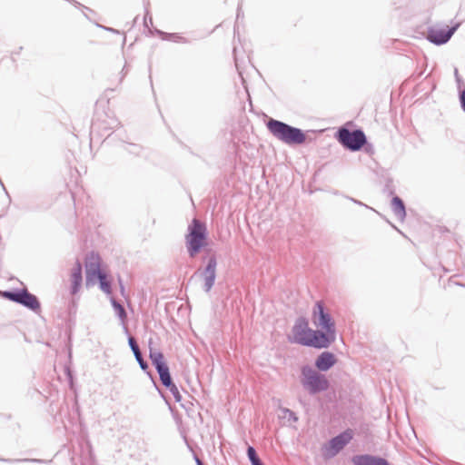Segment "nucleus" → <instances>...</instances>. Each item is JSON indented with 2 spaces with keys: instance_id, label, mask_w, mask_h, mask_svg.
<instances>
[{
  "instance_id": "nucleus-27",
  "label": "nucleus",
  "mask_w": 465,
  "mask_h": 465,
  "mask_svg": "<svg viewBox=\"0 0 465 465\" xmlns=\"http://www.w3.org/2000/svg\"><path fill=\"white\" fill-rule=\"evenodd\" d=\"M146 375L150 378V380L152 381V382L153 383V386L155 387V389L158 391V392L160 393V395L165 400V397L163 395V393L161 391V390L159 389L158 385L156 384V381H155V377L153 373V371L150 370V367L148 366V370L147 371H143Z\"/></svg>"
},
{
  "instance_id": "nucleus-45",
  "label": "nucleus",
  "mask_w": 465,
  "mask_h": 465,
  "mask_svg": "<svg viewBox=\"0 0 465 465\" xmlns=\"http://www.w3.org/2000/svg\"><path fill=\"white\" fill-rule=\"evenodd\" d=\"M239 16H240V11L238 10L237 18H239Z\"/></svg>"
},
{
  "instance_id": "nucleus-40",
  "label": "nucleus",
  "mask_w": 465,
  "mask_h": 465,
  "mask_svg": "<svg viewBox=\"0 0 465 465\" xmlns=\"http://www.w3.org/2000/svg\"><path fill=\"white\" fill-rule=\"evenodd\" d=\"M252 465H264V464H263V462L261 460H259V462H256V463H254Z\"/></svg>"
},
{
  "instance_id": "nucleus-13",
  "label": "nucleus",
  "mask_w": 465,
  "mask_h": 465,
  "mask_svg": "<svg viewBox=\"0 0 465 465\" xmlns=\"http://www.w3.org/2000/svg\"><path fill=\"white\" fill-rule=\"evenodd\" d=\"M351 462L353 465H391L387 459L368 453L352 456Z\"/></svg>"
},
{
  "instance_id": "nucleus-17",
  "label": "nucleus",
  "mask_w": 465,
  "mask_h": 465,
  "mask_svg": "<svg viewBox=\"0 0 465 465\" xmlns=\"http://www.w3.org/2000/svg\"><path fill=\"white\" fill-rule=\"evenodd\" d=\"M105 273L101 270L100 263L98 262H90L85 264V282L88 286L91 282L94 283V280H99L101 276Z\"/></svg>"
},
{
  "instance_id": "nucleus-29",
  "label": "nucleus",
  "mask_w": 465,
  "mask_h": 465,
  "mask_svg": "<svg viewBox=\"0 0 465 465\" xmlns=\"http://www.w3.org/2000/svg\"><path fill=\"white\" fill-rule=\"evenodd\" d=\"M362 150H363L366 153H368V154H370V155H372V154L374 153V147H373L372 143H369L368 141H367V143H365V145H364V147L362 148Z\"/></svg>"
},
{
  "instance_id": "nucleus-28",
  "label": "nucleus",
  "mask_w": 465,
  "mask_h": 465,
  "mask_svg": "<svg viewBox=\"0 0 465 465\" xmlns=\"http://www.w3.org/2000/svg\"><path fill=\"white\" fill-rule=\"evenodd\" d=\"M346 199L350 200L351 202H352L353 203L357 204V205H360V206H362V207H365L367 209H370L371 211H375L372 207H370L369 205L365 204L364 203L355 199V198H352V197H350V196H344Z\"/></svg>"
},
{
  "instance_id": "nucleus-2",
  "label": "nucleus",
  "mask_w": 465,
  "mask_h": 465,
  "mask_svg": "<svg viewBox=\"0 0 465 465\" xmlns=\"http://www.w3.org/2000/svg\"><path fill=\"white\" fill-rule=\"evenodd\" d=\"M312 322L318 329L315 335L323 349L329 348L337 336L336 322L323 301H317L312 311Z\"/></svg>"
},
{
  "instance_id": "nucleus-25",
  "label": "nucleus",
  "mask_w": 465,
  "mask_h": 465,
  "mask_svg": "<svg viewBox=\"0 0 465 465\" xmlns=\"http://www.w3.org/2000/svg\"><path fill=\"white\" fill-rule=\"evenodd\" d=\"M127 144L124 146V150L130 154H134L138 156L141 153L142 147L137 143H126Z\"/></svg>"
},
{
  "instance_id": "nucleus-47",
  "label": "nucleus",
  "mask_w": 465,
  "mask_h": 465,
  "mask_svg": "<svg viewBox=\"0 0 465 465\" xmlns=\"http://www.w3.org/2000/svg\"><path fill=\"white\" fill-rule=\"evenodd\" d=\"M387 223H390V225H393L392 223H390V221H387Z\"/></svg>"
},
{
  "instance_id": "nucleus-3",
  "label": "nucleus",
  "mask_w": 465,
  "mask_h": 465,
  "mask_svg": "<svg viewBox=\"0 0 465 465\" xmlns=\"http://www.w3.org/2000/svg\"><path fill=\"white\" fill-rule=\"evenodd\" d=\"M266 127L272 136L285 144L300 145L306 141V134L302 129L282 121L270 118L266 122Z\"/></svg>"
},
{
  "instance_id": "nucleus-42",
  "label": "nucleus",
  "mask_w": 465,
  "mask_h": 465,
  "mask_svg": "<svg viewBox=\"0 0 465 465\" xmlns=\"http://www.w3.org/2000/svg\"><path fill=\"white\" fill-rule=\"evenodd\" d=\"M124 69H125V66L124 68H122V73L125 74L126 73H128V70H124Z\"/></svg>"
},
{
  "instance_id": "nucleus-16",
  "label": "nucleus",
  "mask_w": 465,
  "mask_h": 465,
  "mask_svg": "<svg viewBox=\"0 0 465 465\" xmlns=\"http://www.w3.org/2000/svg\"><path fill=\"white\" fill-rule=\"evenodd\" d=\"M127 133L124 129H123L120 124L114 132H111L106 134V136L103 139L102 144L114 145L116 144L117 142L122 143H127L128 140Z\"/></svg>"
},
{
  "instance_id": "nucleus-1",
  "label": "nucleus",
  "mask_w": 465,
  "mask_h": 465,
  "mask_svg": "<svg viewBox=\"0 0 465 465\" xmlns=\"http://www.w3.org/2000/svg\"><path fill=\"white\" fill-rule=\"evenodd\" d=\"M208 244V232L206 225L197 219H193L188 226L185 235V246L190 258H194L203 250L205 255L202 257L203 262H206L203 268H199L194 274L198 275L203 281V290L209 292L216 279L217 257L215 253L210 254L211 250H206Z\"/></svg>"
},
{
  "instance_id": "nucleus-31",
  "label": "nucleus",
  "mask_w": 465,
  "mask_h": 465,
  "mask_svg": "<svg viewBox=\"0 0 465 465\" xmlns=\"http://www.w3.org/2000/svg\"><path fill=\"white\" fill-rule=\"evenodd\" d=\"M97 27H100L105 31H108V32H112V33H114V34H119V31L113 28V27H108V26H104V25H99V24H95Z\"/></svg>"
},
{
  "instance_id": "nucleus-33",
  "label": "nucleus",
  "mask_w": 465,
  "mask_h": 465,
  "mask_svg": "<svg viewBox=\"0 0 465 465\" xmlns=\"http://www.w3.org/2000/svg\"><path fill=\"white\" fill-rule=\"evenodd\" d=\"M147 15H148V12L146 13V15L143 18V25H144V27L149 28V24L153 25V19L150 16L149 19L147 20Z\"/></svg>"
},
{
  "instance_id": "nucleus-12",
  "label": "nucleus",
  "mask_w": 465,
  "mask_h": 465,
  "mask_svg": "<svg viewBox=\"0 0 465 465\" xmlns=\"http://www.w3.org/2000/svg\"><path fill=\"white\" fill-rule=\"evenodd\" d=\"M336 355L329 351L321 352L314 361L315 370L320 372H326L330 371L337 363Z\"/></svg>"
},
{
  "instance_id": "nucleus-26",
  "label": "nucleus",
  "mask_w": 465,
  "mask_h": 465,
  "mask_svg": "<svg viewBox=\"0 0 465 465\" xmlns=\"http://www.w3.org/2000/svg\"><path fill=\"white\" fill-rule=\"evenodd\" d=\"M281 411L282 413H284V417H286L289 421H292V422L298 421L299 418L293 411H292L288 408H282Z\"/></svg>"
},
{
  "instance_id": "nucleus-34",
  "label": "nucleus",
  "mask_w": 465,
  "mask_h": 465,
  "mask_svg": "<svg viewBox=\"0 0 465 465\" xmlns=\"http://www.w3.org/2000/svg\"><path fill=\"white\" fill-rule=\"evenodd\" d=\"M119 287H120V292L123 296H125V288L123 282V280L121 277L118 278Z\"/></svg>"
},
{
  "instance_id": "nucleus-37",
  "label": "nucleus",
  "mask_w": 465,
  "mask_h": 465,
  "mask_svg": "<svg viewBox=\"0 0 465 465\" xmlns=\"http://www.w3.org/2000/svg\"><path fill=\"white\" fill-rule=\"evenodd\" d=\"M193 459L195 460L196 465H204L203 460L195 453L193 454Z\"/></svg>"
},
{
  "instance_id": "nucleus-6",
  "label": "nucleus",
  "mask_w": 465,
  "mask_h": 465,
  "mask_svg": "<svg viewBox=\"0 0 465 465\" xmlns=\"http://www.w3.org/2000/svg\"><path fill=\"white\" fill-rule=\"evenodd\" d=\"M334 137L344 149L350 152H359L367 143V136L361 128L351 130L341 126L336 131Z\"/></svg>"
},
{
  "instance_id": "nucleus-23",
  "label": "nucleus",
  "mask_w": 465,
  "mask_h": 465,
  "mask_svg": "<svg viewBox=\"0 0 465 465\" xmlns=\"http://www.w3.org/2000/svg\"><path fill=\"white\" fill-rule=\"evenodd\" d=\"M20 290H21V288H15L12 290L5 291L2 294V296L4 298L16 303Z\"/></svg>"
},
{
  "instance_id": "nucleus-48",
  "label": "nucleus",
  "mask_w": 465,
  "mask_h": 465,
  "mask_svg": "<svg viewBox=\"0 0 465 465\" xmlns=\"http://www.w3.org/2000/svg\"><path fill=\"white\" fill-rule=\"evenodd\" d=\"M374 212L377 213L379 216H381V213H379L376 210Z\"/></svg>"
},
{
  "instance_id": "nucleus-5",
  "label": "nucleus",
  "mask_w": 465,
  "mask_h": 465,
  "mask_svg": "<svg viewBox=\"0 0 465 465\" xmlns=\"http://www.w3.org/2000/svg\"><path fill=\"white\" fill-rule=\"evenodd\" d=\"M300 381L310 395H316L329 390L331 383L328 378L312 366L306 364L301 368Z\"/></svg>"
},
{
  "instance_id": "nucleus-44",
  "label": "nucleus",
  "mask_w": 465,
  "mask_h": 465,
  "mask_svg": "<svg viewBox=\"0 0 465 465\" xmlns=\"http://www.w3.org/2000/svg\"><path fill=\"white\" fill-rule=\"evenodd\" d=\"M124 69H125V66L124 68H122V73L125 74L126 73H128V70H124Z\"/></svg>"
},
{
  "instance_id": "nucleus-9",
  "label": "nucleus",
  "mask_w": 465,
  "mask_h": 465,
  "mask_svg": "<svg viewBox=\"0 0 465 465\" xmlns=\"http://www.w3.org/2000/svg\"><path fill=\"white\" fill-rule=\"evenodd\" d=\"M460 26V22L455 23L451 26L446 25L442 28L429 26L426 33V39L435 45H443L451 39Z\"/></svg>"
},
{
  "instance_id": "nucleus-30",
  "label": "nucleus",
  "mask_w": 465,
  "mask_h": 465,
  "mask_svg": "<svg viewBox=\"0 0 465 465\" xmlns=\"http://www.w3.org/2000/svg\"><path fill=\"white\" fill-rule=\"evenodd\" d=\"M68 3L74 5V6L76 7H82L83 9L88 11V12H93V10L84 5H82L81 3H79L78 1L76 0H66Z\"/></svg>"
},
{
  "instance_id": "nucleus-11",
  "label": "nucleus",
  "mask_w": 465,
  "mask_h": 465,
  "mask_svg": "<svg viewBox=\"0 0 465 465\" xmlns=\"http://www.w3.org/2000/svg\"><path fill=\"white\" fill-rule=\"evenodd\" d=\"M16 303L35 313L41 311L39 299L35 294L31 293L27 288H21Z\"/></svg>"
},
{
  "instance_id": "nucleus-38",
  "label": "nucleus",
  "mask_w": 465,
  "mask_h": 465,
  "mask_svg": "<svg viewBox=\"0 0 465 465\" xmlns=\"http://www.w3.org/2000/svg\"><path fill=\"white\" fill-rule=\"evenodd\" d=\"M66 375L70 381V383L72 384L73 376L71 371L68 368L66 369Z\"/></svg>"
},
{
  "instance_id": "nucleus-8",
  "label": "nucleus",
  "mask_w": 465,
  "mask_h": 465,
  "mask_svg": "<svg viewBox=\"0 0 465 465\" xmlns=\"http://www.w3.org/2000/svg\"><path fill=\"white\" fill-rule=\"evenodd\" d=\"M353 439V431L351 429L340 432L332 437L327 444L323 446V456L331 459L336 456L344 447H346Z\"/></svg>"
},
{
  "instance_id": "nucleus-39",
  "label": "nucleus",
  "mask_w": 465,
  "mask_h": 465,
  "mask_svg": "<svg viewBox=\"0 0 465 465\" xmlns=\"http://www.w3.org/2000/svg\"><path fill=\"white\" fill-rule=\"evenodd\" d=\"M456 285L458 286H460V287H464L465 288V284L464 283H461V282H455Z\"/></svg>"
},
{
  "instance_id": "nucleus-20",
  "label": "nucleus",
  "mask_w": 465,
  "mask_h": 465,
  "mask_svg": "<svg viewBox=\"0 0 465 465\" xmlns=\"http://www.w3.org/2000/svg\"><path fill=\"white\" fill-rule=\"evenodd\" d=\"M154 33L157 35H159L161 37V39H163L164 41H172L174 43H181V44H190L191 43V41L188 38L182 36L178 33H166L160 29H157V28L154 29Z\"/></svg>"
},
{
  "instance_id": "nucleus-41",
  "label": "nucleus",
  "mask_w": 465,
  "mask_h": 465,
  "mask_svg": "<svg viewBox=\"0 0 465 465\" xmlns=\"http://www.w3.org/2000/svg\"><path fill=\"white\" fill-rule=\"evenodd\" d=\"M83 14H84V17H85L86 19H88V20H90V21H91V19H90V18H89V16H88V14H86V13H84V12Z\"/></svg>"
},
{
  "instance_id": "nucleus-43",
  "label": "nucleus",
  "mask_w": 465,
  "mask_h": 465,
  "mask_svg": "<svg viewBox=\"0 0 465 465\" xmlns=\"http://www.w3.org/2000/svg\"><path fill=\"white\" fill-rule=\"evenodd\" d=\"M124 69H125V66L124 68H122V73L125 74L126 73H128V70H124Z\"/></svg>"
},
{
  "instance_id": "nucleus-7",
  "label": "nucleus",
  "mask_w": 465,
  "mask_h": 465,
  "mask_svg": "<svg viewBox=\"0 0 465 465\" xmlns=\"http://www.w3.org/2000/svg\"><path fill=\"white\" fill-rule=\"evenodd\" d=\"M120 125L118 119L104 114L93 119L90 129V146L102 144L103 139L107 134L114 132Z\"/></svg>"
},
{
  "instance_id": "nucleus-15",
  "label": "nucleus",
  "mask_w": 465,
  "mask_h": 465,
  "mask_svg": "<svg viewBox=\"0 0 465 465\" xmlns=\"http://www.w3.org/2000/svg\"><path fill=\"white\" fill-rule=\"evenodd\" d=\"M83 282V268L79 260H76L74 266L71 272V294H76L82 286Z\"/></svg>"
},
{
  "instance_id": "nucleus-14",
  "label": "nucleus",
  "mask_w": 465,
  "mask_h": 465,
  "mask_svg": "<svg viewBox=\"0 0 465 465\" xmlns=\"http://www.w3.org/2000/svg\"><path fill=\"white\" fill-rule=\"evenodd\" d=\"M124 330L125 333L128 335L129 347H130L131 351H133L134 356L137 363L139 364L141 370L147 371L148 370V362H147V361H145L143 359V356L142 354V351L139 348V345H138L136 340L132 335L129 334L128 328L125 326V324H124Z\"/></svg>"
},
{
  "instance_id": "nucleus-18",
  "label": "nucleus",
  "mask_w": 465,
  "mask_h": 465,
  "mask_svg": "<svg viewBox=\"0 0 465 465\" xmlns=\"http://www.w3.org/2000/svg\"><path fill=\"white\" fill-rule=\"evenodd\" d=\"M160 381L166 390H168L174 398L176 402H181L183 397L180 393L176 384L173 382L171 372L164 373L159 376Z\"/></svg>"
},
{
  "instance_id": "nucleus-36",
  "label": "nucleus",
  "mask_w": 465,
  "mask_h": 465,
  "mask_svg": "<svg viewBox=\"0 0 465 465\" xmlns=\"http://www.w3.org/2000/svg\"><path fill=\"white\" fill-rule=\"evenodd\" d=\"M454 74H455V78H456V81L459 84V86L460 85V84L462 83V80L460 79V75H459V72H458V69L455 68L454 70Z\"/></svg>"
},
{
  "instance_id": "nucleus-10",
  "label": "nucleus",
  "mask_w": 465,
  "mask_h": 465,
  "mask_svg": "<svg viewBox=\"0 0 465 465\" xmlns=\"http://www.w3.org/2000/svg\"><path fill=\"white\" fill-rule=\"evenodd\" d=\"M152 340L149 341V358L152 361L153 366L156 370L159 376L170 371V368L165 361L163 353L155 348L151 346Z\"/></svg>"
},
{
  "instance_id": "nucleus-19",
  "label": "nucleus",
  "mask_w": 465,
  "mask_h": 465,
  "mask_svg": "<svg viewBox=\"0 0 465 465\" xmlns=\"http://www.w3.org/2000/svg\"><path fill=\"white\" fill-rule=\"evenodd\" d=\"M391 209L400 221L405 220L407 214L405 203L398 195H394L391 199Z\"/></svg>"
},
{
  "instance_id": "nucleus-4",
  "label": "nucleus",
  "mask_w": 465,
  "mask_h": 465,
  "mask_svg": "<svg viewBox=\"0 0 465 465\" xmlns=\"http://www.w3.org/2000/svg\"><path fill=\"white\" fill-rule=\"evenodd\" d=\"M292 337H289V341L302 346L311 347L314 349H323L321 341L315 335L313 329L309 327L308 319L300 316L295 320L292 328Z\"/></svg>"
},
{
  "instance_id": "nucleus-35",
  "label": "nucleus",
  "mask_w": 465,
  "mask_h": 465,
  "mask_svg": "<svg viewBox=\"0 0 465 465\" xmlns=\"http://www.w3.org/2000/svg\"><path fill=\"white\" fill-rule=\"evenodd\" d=\"M18 461H30V462H37V463L46 462L45 460H39V459H24V460H18Z\"/></svg>"
},
{
  "instance_id": "nucleus-21",
  "label": "nucleus",
  "mask_w": 465,
  "mask_h": 465,
  "mask_svg": "<svg viewBox=\"0 0 465 465\" xmlns=\"http://www.w3.org/2000/svg\"><path fill=\"white\" fill-rule=\"evenodd\" d=\"M111 304L118 316V318L124 322L127 317L126 311L123 304H121L118 301H116L114 298H111Z\"/></svg>"
},
{
  "instance_id": "nucleus-32",
  "label": "nucleus",
  "mask_w": 465,
  "mask_h": 465,
  "mask_svg": "<svg viewBox=\"0 0 465 465\" xmlns=\"http://www.w3.org/2000/svg\"><path fill=\"white\" fill-rule=\"evenodd\" d=\"M235 53H236V48L234 47V48H233V55H234L235 66H236V68H237V71H238V74H239L240 77L242 78V82H244V79H243V77H242V72H241V71L239 70V68H238V62H237V57H236Z\"/></svg>"
},
{
  "instance_id": "nucleus-24",
  "label": "nucleus",
  "mask_w": 465,
  "mask_h": 465,
  "mask_svg": "<svg viewBox=\"0 0 465 465\" xmlns=\"http://www.w3.org/2000/svg\"><path fill=\"white\" fill-rule=\"evenodd\" d=\"M246 454H247L249 461L251 462L252 465L256 462H259V460H261V459L258 456L257 451L253 446H248Z\"/></svg>"
},
{
  "instance_id": "nucleus-46",
  "label": "nucleus",
  "mask_w": 465,
  "mask_h": 465,
  "mask_svg": "<svg viewBox=\"0 0 465 465\" xmlns=\"http://www.w3.org/2000/svg\"><path fill=\"white\" fill-rule=\"evenodd\" d=\"M387 223H390V225H393L392 223H390V221H387Z\"/></svg>"
},
{
  "instance_id": "nucleus-22",
  "label": "nucleus",
  "mask_w": 465,
  "mask_h": 465,
  "mask_svg": "<svg viewBox=\"0 0 465 465\" xmlns=\"http://www.w3.org/2000/svg\"><path fill=\"white\" fill-rule=\"evenodd\" d=\"M99 288L106 294L112 293V283L108 280L106 272L98 280Z\"/></svg>"
}]
</instances>
